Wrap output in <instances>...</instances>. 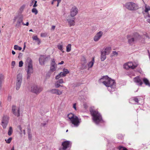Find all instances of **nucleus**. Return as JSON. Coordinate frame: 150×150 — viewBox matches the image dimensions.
<instances>
[{
	"mask_svg": "<svg viewBox=\"0 0 150 150\" xmlns=\"http://www.w3.org/2000/svg\"><path fill=\"white\" fill-rule=\"evenodd\" d=\"M78 9L76 6H73L71 10L70 15L71 17H74L78 13Z\"/></svg>",
	"mask_w": 150,
	"mask_h": 150,
	"instance_id": "9b49d317",
	"label": "nucleus"
},
{
	"mask_svg": "<svg viewBox=\"0 0 150 150\" xmlns=\"http://www.w3.org/2000/svg\"><path fill=\"white\" fill-rule=\"evenodd\" d=\"M111 51V47H107L105 48L104 51H102L104 52L106 54L108 55L110 53Z\"/></svg>",
	"mask_w": 150,
	"mask_h": 150,
	"instance_id": "412c9836",
	"label": "nucleus"
},
{
	"mask_svg": "<svg viewBox=\"0 0 150 150\" xmlns=\"http://www.w3.org/2000/svg\"><path fill=\"white\" fill-rule=\"evenodd\" d=\"M33 65L32 64V60L30 59L28 62V69L27 71V79L29 78L31 74L33 73Z\"/></svg>",
	"mask_w": 150,
	"mask_h": 150,
	"instance_id": "1a4fd4ad",
	"label": "nucleus"
},
{
	"mask_svg": "<svg viewBox=\"0 0 150 150\" xmlns=\"http://www.w3.org/2000/svg\"><path fill=\"white\" fill-rule=\"evenodd\" d=\"M145 17L147 19V21L148 22L150 23V16L149 13L146 14V16Z\"/></svg>",
	"mask_w": 150,
	"mask_h": 150,
	"instance_id": "c756f323",
	"label": "nucleus"
},
{
	"mask_svg": "<svg viewBox=\"0 0 150 150\" xmlns=\"http://www.w3.org/2000/svg\"><path fill=\"white\" fill-rule=\"evenodd\" d=\"M9 117L7 115H4L2 118L1 125L4 129L6 128L8 125Z\"/></svg>",
	"mask_w": 150,
	"mask_h": 150,
	"instance_id": "0eeeda50",
	"label": "nucleus"
},
{
	"mask_svg": "<svg viewBox=\"0 0 150 150\" xmlns=\"http://www.w3.org/2000/svg\"><path fill=\"white\" fill-rule=\"evenodd\" d=\"M61 0H57L58 3H59L61 2Z\"/></svg>",
	"mask_w": 150,
	"mask_h": 150,
	"instance_id": "338daca9",
	"label": "nucleus"
},
{
	"mask_svg": "<svg viewBox=\"0 0 150 150\" xmlns=\"http://www.w3.org/2000/svg\"><path fill=\"white\" fill-rule=\"evenodd\" d=\"M59 84H60L59 83H58V82L57 81L55 83V84H54L55 87L56 88H58L60 86L63 87L62 85H61Z\"/></svg>",
	"mask_w": 150,
	"mask_h": 150,
	"instance_id": "473e14b6",
	"label": "nucleus"
},
{
	"mask_svg": "<svg viewBox=\"0 0 150 150\" xmlns=\"http://www.w3.org/2000/svg\"><path fill=\"white\" fill-rule=\"evenodd\" d=\"M23 64V62L22 61H21L19 62V66L20 67H22Z\"/></svg>",
	"mask_w": 150,
	"mask_h": 150,
	"instance_id": "c03bdc74",
	"label": "nucleus"
},
{
	"mask_svg": "<svg viewBox=\"0 0 150 150\" xmlns=\"http://www.w3.org/2000/svg\"><path fill=\"white\" fill-rule=\"evenodd\" d=\"M145 12L147 13H149L148 11L150 10V6H147V5L146 4H145Z\"/></svg>",
	"mask_w": 150,
	"mask_h": 150,
	"instance_id": "cd10ccee",
	"label": "nucleus"
},
{
	"mask_svg": "<svg viewBox=\"0 0 150 150\" xmlns=\"http://www.w3.org/2000/svg\"><path fill=\"white\" fill-rule=\"evenodd\" d=\"M37 3V1H35L34 4L33 5V7H36L37 6V4H36Z\"/></svg>",
	"mask_w": 150,
	"mask_h": 150,
	"instance_id": "3c124183",
	"label": "nucleus"
},
{
	"mask_svg": "<svg viewBox=\"0 0 150 150\" xmlns=\"http://www.w3.org/2000/svg\"><path fill=\"white\" fill-rule=\"evenodd\" d=\"M61 73L62 74V76L64 77L67 74L69 73V71L67 69L64 68L63 70V71Z\"/></svg>",
	"mask_w": 150,
	"mask_h": 150,
	"instance_id": "b1692460",
	"label": "nucleus"
},
{
	"mask_svg": "<svg viewBox=\"0 0 150 150\" xmlns=\"http://www.w3.org/2000/svg\"><path fill=\"white\" fill-rule=\"evenodd\" d=\"M112 54L113 56H117L118 54V53L116 52V51H113Z\"/></svg>",
	"mask_w": 150,
	"mask_h": 150,
	"instance_id": "de8ad7c7",
	"label": "nucleus"
},
{
	"mask_svg": "<svg viewBox=\"0 0 150 150\" xmlns=\"http://www.w3.org/2000/svg\"><path fill=\"white\" fill-rule=\"evenodd\" d=\"M55 63L54 59L52 60V62L51 63V66H55Z\"/></svg>",
	"mask_w": 150,
	"mask_h": 150,
	"instance_id": "79ce46f5",
	"label": "nucleus"
},
{
	"mask_svg": "<svg viewBox=\"0 0 150 150\" xmlns=\"http://www.w3.org/2000/svg\"><path fill=\"white\" fill-rule=\"evenodd\" d=\"M67 117L68 118V120L74 125V126L77 127L79 126L80 122V120L78 117L74 115L72 113H70L67 115Z\"/></svg>",
	"mask_w": 150,
	"mask_h": 150,
	"instance_id": "7ed1b4c3",
	"label": "nucleus"
},
{
	"mask_svg": "<svg viewBox=\"0 0 150 150\" xmlns=\"http://www.w3.org/2000/svg\"><path fill=\"white\" fill-rule=\"evenodd\" d=\"M11 150H14V146H13L11 148Z\"/></svg>",
	"mask_w": 150,
	"mask_h": 150,
	"instance_id": "69168bd1",
	"label": "nucleus"
},
{
	"mask_svg": "<svg viewBox=\"0 0 150 150\" xmlns=\"http://www.w3.org/2000/svg\"><path fill=\"white\" fill-rule=\"evenodd\" d=\"M27 132H28V134L31 133V129L30 128H28Z\"/></svg>",
	"mask_w": 150,
	"mask_h": 150,
	"instance_id": "603ef678",
	"label": "nucleus"
},
{
	"mask_svg": "<svg viewBox=\"0 0 150 150\" xmlns=\"http://www.w3.org/2000/svg\"><path fill=\"white\" fill-rule=\"evenodd\" d=\"M20 109L19 108L17 110L16 106L15 105H13L12 107V112L13 114L17 117L20 116Z\"/></svg>",
	"mask_w": 150,
	"mask_h": 150,
	"instance_id": "ddd939ff",
	"label": "nucleus"
},
{
	"mask_svg": "<svg viewBox=\"0 0 150 150\" xmlns=\"http://www.w3.org/2000/svg\"><path fill=\"white\" fill-rule=\"evenodd\" d=\"M41 36L42 37H45L46 36V34L45 33H41Z\"/></svg>",
	"mask_w": 150,
	"mask_h": 150,
	"instance_id": "5fc2aeb1",
	"label": "nucleus"
},
{
	"mask_svg": "<svg viewBox=\"0 0 150 150\" xmlns=\"http://www.w3.org/2000/svg\"><path fill=\"white\" fill-rule=\"evenodd\" d=\"M82 62H83L84 63H86V58L83 57L81 59Z\"/></svg>",
	"mask_w": 150,
	"mask_h": 150,
	"instance_id": "37998d69",
	"label": "nucleus"
},
{
	"mask_svg": "<svg viewBox=\"0 0 150 150\" xmlns=\"http://www.w3.org/2000/svg\"><path fill=\"white\" fill-rule=\"evenodd\" d=\"M25 7V5H23L22 6L20 7V9H19L20 11L21 12H22L23 11L24 9V8Z\"/></svg>",
	"mask_w": 150,
	"mask_h": 150,
	"instance_id": "ea45409f",
	"label": "nucleus"
},
{
	"mask_svg": "<svg viewBox=\"0 0 150 150\" xmlns=\"http://www.w3.org/2000/svg\"><path fill=\"white\" fill-rule=\"evenodd\" d=\"M5 77L4 75L0 74V90L1 89L2 82L4 81Z\"/></svg>",
	"mask_w": 150,
	"mask_h": 150,
	"instance_id": "4be33fe9",
	"label": "nucleus"
},
{
	"mask_svg": "<svg viewBox=\"0 0 150 150\" xmlns=\"http://www.w3.org/2000/svg\"><path fill=\"white\" fill-rule=\"evenodd\" d=\"M22 24H23V25H25L26 26H28L29 25V23L28 22H27L26 24H25L23 23H22Z\"/></svg>",
	"mask_w": 150,
	"mask_h": 150,
	"instance_id": "4d7b16f0",
	"label": "nucleus"
},
{
	"mask_svg": "<svg viewBox=\"0 0 150 150\" xmlns=\"http://www.w3.org/2000/svg\"><path fill=\"white\" fill-rule=\"evenodd\" d=\"M49 92L53 94H56L57 95H60L62 94V91H59L58 89H50Z\"/></svg>",
	"mask_w": 150,
	"mask_h": 150,
	"instance_id": "dca6fc26",
	"label": "nucleus"
},
{
	"mask_svg": "<svg viewBox=\"0 0 150 150\" xmlns=\"http://www.w3.org/2000/svg\"><path fill=\"white\" fill-rule=\"evenodd\" d=\"M23 23V17L20 16L18 17V20L17 22V23L16 25V27H18L20 26L21 25V23Z\"/></svg>",
	"mask_w": 150,
	"mask_h": 150,
	"instance_id": "a211bd4d",
	"label": "nucleus"
},
{
	"mask_svg": "<svg viewBox=\"0 0 150 150\" xmlns=\"http://www.w3.org/2000/svg\"><path fill=\"white\" fill-rule=\"evenodd\" d=\"M90 112L93 117V120L94 122L96 124H98L99 123L103 122L102 117L98 111L91 108L90 110Z\"/></svg>",
	"mask_w": 150,
	"mask_h": 150,
	"instance_id": "f257e3e1",
	"label": "nucleus"
},
{
	"mask_svg": "<svg viewBox=\"0 0 150 150\" xmlns=\"http://www.w3.org/2000/svg\"><path fill=\"white\" fill-rule=\"evenodd\" d=\"M55 26L53 25L52 26V29L53 30H54L55 29Z\"/></svg>",
	"mask_w": 150,
	"mask_h": 150,
	"instance_id": "680f3d73",
	"label": "nucleus"
},
{
	"mask_svg": "<svg viewBox=\"0 0 150 150\" xmlns=\"http://www.w3.org/2000/svg\"><path fill=\"white\" fill-rule=\"evenodd\" d=\"M103 35V32L102 31H99L94 36L93 38L94 41L97 42L101 38Z\"/></svg>",
	"mask_w": 150,
	"mask_h": 150,
	"instance_id": "4468645a",
	"label": "nucleus"
},
{
	"mask_svg": "<svg viewBox=\"0 0 150 150\" xmlns=\"http://www.w3.org/2000/svg\"><path fill=\"white\" fill-rule=\"evenodd\" d=\"M18 128L21 131V133L22 132V128L21 125H19L18 126Z\"/></svg>",
	"mask_w": 150,
	"mask_h": 150,
	"instance_id": "8fccbe9b",
	"label": "nucleus"
},
{
	"mask_svg": "<svg viewBox=\"0 0 150 150\" xmlns=\"http://www.w3.org/2000/svg\"><path fill=\"white\" fill-rule=\"evenodd\" d=\"M25 42H24V47H23V50H22V51L23 52L24 51V50H25V47H26V45H25Z\"/></svg>",
	"mask_w": 150,
	"mask_h": 150,
	"instance_id": "864d4df0",
	"label": "nucleus"
},
{
	"mask_svg": "<svg viewBox=\"0 0 150 150\" xmlns=\"http://www.w3.org/2000/svg\"><path fill=\"white\" fill-rule=\"evenodd\" d=\"M108 77L107 76H104L103 77L99 79V82L103 83L105 86L106 82L108 81Z\"/></svg>",
	"mask_w": 150,
	"mask_h": 150,
	"instance_id": "f3484780",
	"label": "nucleus"
},
{
	"mask_svg": "<svg viewBox=\"0 0 150 150\" xmlns=\"http://www.w3.org/2000/svg\"><path fill=\"white\" fill-rule=\"evenodd\" d=\"M47 59V57L44 55H41L39 59V62L40 64L41 65H44V62Z\"/></svg>",
	"mask_w": 150,
	"mask_h": 150,
	"instance_id": "2eb2a0df",
	"label": "nucleus"
},
{
	"mask_svg": "<svg viewBox=\"0 0 150 150\" xmlns=\"http://www.w3.org/2000/svg\"><path fill=\"white\" fill-rule=\"evenodd\" d=\"M32 12L35 13V15H37L38 13V11L36 8H33L32 10Z\"/></svg>",
	"mask_w": 150,
	"mask_h": 150,
	"instance_id": "72a5a7b5",
	"label": "nucleus"
},
{
	"mask_svg": "<svg viewBox=\"0 0 150 150\" xmlns=\"http://www.w3.org/2000/svg\"><path fill=\"white\" fill-rule=\"evenodd\" d=\"M141 36L137 33H135L132 35H127L128 43L131 45H133L137 40L139 39Z\"/></svg>",
	"mask_w": 150,
	"mask_h": 150,
	"instance_id": "f03ea898",
	"label": "nucleus"
},
{
	"mask_svg": "<svg viewBox=\"0 0 150 150\" xmlns=\"http://www.w3.org/2000/svg\"><path fill=\"white\" fill-rule=\"evenodd\" d=\"M58 49L60 50L62 52H63V46L62 45H57Z\"/></svg>",
	"mask_w": 150,
	"mask_h": 150,
	"instance_id": "f704fd0d",
	"label": "nucleus"
},
{
	"mask_svg": "<svg viewBox=\"0 0 150 150\" xmlns=\"http://www.w3.org/2000/svg\"><path fill=\"white\" fill-rule=\"evenodd\" d=\"M22 81V76L20 74H18L16 79V89L18 90L20 88Z\"/></svg>",
	"mask_w": 150,
	"mask_h": 150,
	"instance_id": "423d86ee",
	"label": "nucleus"
},
{
	"mask_svg": "<svg viewBox=\"0 0 150 150\" xmlns=\"http://www.w3.org/2000/svg\"><path fill=\"white\" fill-rule=\"evenodd\" d=\"M54 2L53 1H52L51 2V4L53 5L54 4Z\"/></svg>",
	"mask_w": 150,
	"mask_h": 150,
	"instance_id": "774afa93",
	"label": "nucleus"
},
{
	"mask_svg": "<svg viewBox=\"0 0 150 150\" xmlns=\"http://www.w3.org/2000/svg\"><path fill=\"white\" fill-rule=\"evenodd\" d=\"M75 19V18H74L72 19H67V21L68 22L70 26H74L75 25V22L74 21Z\"/></svg>",
	"mask_w": 150,
	"mask_h": 150,
	"instance_id": "6ab92c4d",
	"label": "nucleus"
},
{
	"mask_svg": "<svg viewBox=\"0 0 150 150\" xmlns=\"http://www.w3.org/2000/svg\"><path fill=\"white\" fill-rule=\"evenodd\" d=\"M23 134L24 135H25V129H23Z\"/></svg>",
	"mask_w": 150,
	"mask_h": 150,
	"instance_id": "0e129e2a",
	"label": "nucleus"
},
{
	"mask_svg": "<svg viewBox=\"0 0 150 150\" xmlns=\"http://www.w3.org/2000/svg\"><path fill=\"white\" fill-rule=\"evenodd\" d=\"M16 64L15 62L14 61H13L11 62V66H13V68L15 66Z\"/></svg>",
	"mask_w": 150,
	"mask_h": 150,
	"instance_id": "09e8293b",
	"label": "nucleus"
},
{
	"mask_svg": "<svg viewBox=\"0 0 150 150\" xmlns=\"http://www.w3.org/2000/svg\"><path fill=\"white\" fill-rule=\"evenodd\" d=\"M66 51L67 52H69L71 50V45L70 44H69L67 46Z\"/></svg>",
	"mask_w": 150,
	"mask_h": 150,
	"instance_id": "7c9ffc66",
	"label": "nucleus"
},
{
	"mask_svg": "<svg viewBox=\"0 0 150 150\" xmlns=\"http://www.w3.org/2000/svg\"><path fill=\"white\" fill-rule=\"evenodd\" d=\"M11 96H9L8 98V100L9 101H10L11 100Z\"/></svg>",
	"mask_w": 150,
	"mask_h": 150,
	"instance_id": "6e6d98bb",
	"label": "nucleus"
},
{
	"mask_svg": "<svg viewBox=\"0 0 150 150\" xmlns=\"http://www.w3.org/2000/svg\"><path fill=\"white\" fill-rule=\"evenodd\" d=\"M73 108L75 110H76V104H74L73 105Z\"/></svg>",
	"mask_w": 150,
	"mask_h": 150,
	"instance_id": "13d9d810",
	"label": "nucleus"
},
{
	"mask_svg": "<svg viewBox=\"0 0 150 150\" xmlns=\"http://www.w3.org/2000/svg\"><path fill=\"white\" fill-rule=\"evenodd\" d=\"M118 149L119 150H127L126 148L121 146H119Z\"/></svg>",
	"mask_w": 150,
	"mask_h": 150,
	"instance_id": "4c0bfd02",
	"label": "nucleus"
},
{
	"mask_svg": "<svg viewBox=\"0 0 150 150\" xmlns=\"http://www.w3.org/2000/svg\"><path fill=\"white\" fill-rule=\"evenodd\" d=\"M105 86L108 87V89L110 91H113L115 90L116 88L115 82V80L108 77Z\"/></svg>",
	"mask_w": 150,
	"mask_h": 150,
	"instance_id": "20e7f679",
	"label": "nucleus"
},
{
	"mask_svg": "<svg viewBox=\"0 0 150 150\" xmlns=\"http://www.w3.org/2000/svg\"><path fill=\"white\" fill-rule=\"evenodd\" d=\"M62 145L63 146L62 149L65 150L71 146V143L70 141H65L62 143Z\"/></svg>",
	"mask_w": 150,
	"mask_h": 150,
	"instance_id": "f8f14e48",
	"label": "nucleus"
},
{
	"mask_svg": "<svg viewBox=\"0 0 150 150\" xmlns=\"http://www.w3.org/2000/svg\"><path fill=\"white\" fill-rule=\"evenodd\" d=\"M55 66H51L50 70L52 71H54L56 70Z\"/></svg>",
	"mask_w": 150,
	"mask_h": 150,
	"instance_id": "58836bf2",
	"label": "nucleus"
},
{
	"mask_svg": "<svg viewBox=\"0 0 150 150\" xmlns=\"http://www.w3.org/2000/svg\"><path fill=\"white\" fill-rule=\"evenodd\" d=\"M94 57H93L92 60V61L89 62L88 64V66L89 67H92L94 64Z\"/></svg>",
	"mask_w": 150,
	"mask_h": 150,
	"instance_id": "393cba45",
	"label": "nucleus"
},
{
	"mask_svg": "<svg viewBox=\"0 0 150 150\" xmlns=\"http://www.w3.org/2000/svg\"><path fill=\"white\" fill-rule=\"evenodd\" d=\"M12 139V137H10L8 139H5V141L6 143L9 144L11 142Z\"/></svg>",
	"mask_w": 150,
	"mask_h": 150,
	"instance_id": "c9c22d12",
	"label": "nucleus"
},
{
	"mask_svg": "<svg viewBox=\"0 0 150 150\" xmlns=\"http://www.w3.org/2000/svg\"><path fill=\"white\" fill-rule=\"evenodd\" d=\"M133 100L136 103H138L139 102L138 98L136 97L134 98H133Z\"/></svg>",
	"mask_w": 150,
	"mask_h": 150,
	"instance_id": "49530a36",
	"label": "nucleus"
},
{
	"mask_svg": "<svg viewBox=\"0 0 150 150\" xmlns=\"http://www.w3.org/2000/svg\"><path fill=\"white\" fill-rule=\"evenodd\" d=\"M13 130L12 128L11 127H10L8 130V134L9 136H11L13 132Z\"/></svg>",
	"mask_w": 150,
	"mask_h": 150,
	"instance_id": "c85d7f7f",
	"label": "nucleus"
},
{
	"mask_svg": "<svg viewBox=\"0 0 150 150\" xmlns=\"http://www.w3.org/2000/svg\"><path fill=\"white\" fill-rule=\"evenodd\" d=\"M12 53L13 55H14L16 54L15 52H14L13 50H12Z\"/></svg>",
	"mask_w": 150,
	"mask_h": 150,
	"instance_id": "e2e57ef3",
	"label": "nucleus"
},
{
	"mask_svg": "<svg viewBox=\"0 0 150 150\" xmlns=\"http://www.w3.org/2000/svg\"><path fill=\"white\" fill-rule=\"evenodd\" d=\"M22 54L21 53H20L19 54L18 57H19L20 56H22Z\"/></svg>",
	"mask_w": 150,
	"mask_h": 150,
	"instance_id": "052dcab7",
	"label": "nucleus"
},
{
	"mask_svg": "<svg viewBox=\"0 0 150 150\" xmlns=\"http://www.w3.org/2000/svg\"><path fill=\"white\" fill-rule=\"evenodd\" d=\"M33 40H36L38 41V44L39 45V44L40 43V39L38 37L37 35L33 37Z\"/></svg>",
	"mask_w": 150,
	"mask_h": 150,
	"instance_id": "bb28decb",
	"label": "nucleus"
},
{
	"mask_svg": "<svg viewBox=\"0 0 150 150\" xmlns=\"http://www.w3.org/2000/svg\"><path fill=\"white\" fill-rule=\"evenodd\" d=\"M134 81L135 83H137L138 84H139L140 85H141L143 83L142 81L139 76L135 77L134 79Z\"/></svg>",
	"mask_w": 150,
	"mask_h": 150,
	"instance_id": "aec40b11",
	"label": "nucleus"
},
{
	"mask_svg": "<svg viewBox=\"0 0 150 150\" xmlns=\"http://www.w3.org/2000/svg\"><path fill=\"white\" fill-rule=\"evenodd\" d=\"M61 77H62V74H61L60 72L59 74L57 75L56 76L55 79H58L59 78Z\"/></svg>",
	"mask_w": 150,
	"mask_h": 150,
	"instance_id": "e433bc0d",
	"label": "nucleus"
},
{
	"mask_svg": "<svg viewBox=\"0 0 150 150\" xmlns=\"http://www.w3.org/2000/svg\"><path fill=\"white\" fill-rule=\"evenodd\" d=\"M126 8L130 11H135L139 8L138 5L132 2H128L125 4Z\"/></svg>",
	"mask_w": 150,
	"mask_h": 150,
	"instance_id": "39448f33",
	"label": "nucleus"
},
{
	"mask_svg": "<svg viewBox=\"0 0 150 150\" xmlns=\"http://www.w3.org/2000/svg\"><path fill=\"white\" fill-rule=\"evenodd\" d=\"M107 55L104 52L101 51V52L100 59L101 61H104L106 58V55Z\"/></svg>",
	"mask_w": 150,
	"mask_h": 150,
	"instance_id": "5701e85b",
	"label": "nucleus"
},
{
	"mask_svg": "<svg viewBox=\"0 0 150 150\" xmlns=\"http://www.w3.org/2000/svg\"><path fill=\"white\" fill-rule=\"evenodd\" d=\"M28 138L30 140H31L32 139V135L30 133L28 134Z\"/></svg>",
	"mask_w": 150,
	"mask_h": 150,
	"instance_id": "a18cd8bd",
	"label": "nucleus"
},
{
	"mask_svg": "<svg viewBox=\"0 0 150 150\" xmlns=\"http://www.w3.org/2000/svg\"><path fill=\"white\" fill-rule=\"evenodd\" d=\"M143 81L144 83L146 85L150 87V83L148 80L146 78H144L143 79Z\"/></svg>",
	"mask_w": 150,
	"mask_h": 150,
	"instance_id": "a878e982",
	"label": "nucleus"
},
{
	"mask_svg": "<svg viewBox=\"0 0 150 150\" xmlns=\"http://www.w3.org/2000/svg\"><path fill=\"white\" fill-rule=\"evenodd\" d=\"M60 84H62L64 83V81L63 79H60L57 81Z\"/></svg>",
	"mask_w": 150,
	"mask_h": 150,
	"instance_id": "a19ab883",
	"label": "nucleus"
},
{
	"mask_svg": "<svg viewBox=\"0 0 150 150\" xmlns=\"http://www.w3.org/2000/svg\"><path fill=\"white\" fill-rule=\"evenodd\" d=\"M41 88L38 87L36 85H33L31 87V91L32 92L36 94H38L41 91Z\"/></svg>",
	"mask_w": 150,
	"mask_h": 150,
	"instance_id": "9d476101",
	"label": "nucleus"
},
{
	"mask_svg": "<svg viewBox=\"0 0 150 150\" xmlns=\"http://www.w3.org/2000/svg\"><path fill=\"white\" fill-rule=\"evenodd\" d=\"M64 63V62L63 61H62L60 62H59L58 63V64H63Z\"/></svg>",
	"mask_w": 150,
	"mask_h": 150,
	"instance_id": "bf43d9fd",
	"label": "nucleus"
},
{
	"mask_svg": "<svg viewBox=\"0 0 150 150\" xmlns=\"http://www.w3.org/2000/svg\"><path fill=\"white\" fill-rule=\"evenodd\" d=\"M14 49L15 50H22V47H19L17 45H15L14 46Z\"/></svg>",
	"mask_w": 150,
	"mask_h": 150,
	"instance_id": "2f4dec72",
	"label": "nucleus"
},
{
	"mask_svg": "<svg viewBox=\"0 0 150 150\" xmlns=\"http://www.w3.org/2000/svg\"><path fill=\"white\" fill-rule=\"evenodd\" d=\"M137 64L134 62H129L127 64H125L124 65V67L125 69H128L129 68L133 69L137 67Z\"/></svg>",
	"mask_w": 150,
	"mask_h": 150,
	"instance_id": "6e6552de",
	"label": "nucleus"
}]
</instances>
